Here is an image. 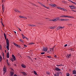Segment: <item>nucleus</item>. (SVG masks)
Wrapping results in <instances>:
<instances>
[{"label": "nucleus", "mask_w": 76, "mask_h": 76, "mask_svg": "<svg viewBox=\"0 0 76 76\" xmlns=\"http://www.w3.org/2000/svg\"><path fill=\"white\" fill-rule=\"evenodd\" d=\"M9 40H8V39H7V41H6L7 44L6 48L7 49V50H8V51L9 50V45H10L9 44Z\"/></svg>", "instance_id": "nucleus-1"}, {"label": "nucleus", "mask_w": 76, "mask_h": 76, "mask_svg": "<svg viewBox=\"0 0 76 76\" xmlns=\"http://www.w3.org/2000/svg\"><path fill=\"white\" fill-rule=\"evenodd\" d=\"M53 51L54 48H50V49L48 51L47 53H48L49 54H51V53H52Z\"/></svg>", "instance_id": "nucleus-2"}, {"label": "nucleus", "mask_w": 76, "mask_h": 76, "mask_svg": "<svg viewBox=\"0 0 76 76\" xmlns=\"http://www.w3.org/2000/svg\"><path fill=\"white\" fill-rule=\"evenodd\" d=\"M43 51H45V52H46L48 51V48L47 47H43L42 49Z\"/></svg>", "instance_id": "nucleus-3"}, {"label": "nucleus", "mask_w": 76, "mask_h": 76, "mask_svg": "<svg viewBox=\"0 0 76 76\" xmlns=\"http://www.w3.org/2000/svg\"><path fill=\"white\" fill-rule=\"evenodd\" d=\"M60 19V17H57V18H56L54 19H53L52 20V21H53V22H56V21H57V20H58Z\"/></svg>", "instance_id": "nucleus-4"}, {"label": "nucleus", "mask_w": 76, "mask_h": 76, "mask_svg": "<svg viewBox=\"0 0 76 76\" xmlns=\"http://www.w3.org/2000/svg\"><path fill=\"white\" fill-rule=\"evenodd\" d=\"M69 7H70L71 9H76V7H74V6L73 5H70L69 6Z\"/></svg>", "instance_id": "nucleus-5"}, {"label": "nucleus", "mask_w": 76, "mask_h": 76, "mask_svg": "<svg viewBox=\"0 0 76 76\" xmlns=\"http://www.w3.org/2000/svg\"><path fill=\"white\" fill-rule=\"evenodd\" d=\"M59 9H60V10H63V11H66V12L67 11V10L66 9H64V8H63L61 7H60Z\"/></svg>", "instance_id": "nucleus-6"}, {"label": "nucleus", "mask_w": 76, "mask_h": 76, "mask_svg": "<svg viewBox=\"0 0 76 76\" xmlns=\"http://www.w3.org/2000/svg\"><path fill=\"white\" fill-rule=\"evenodd\" d=\"M7 69L6 67H4L3 68V71H4V74H5V73L6 72Z\"/></svg>", "instance_id": "nucleus-7"}, {"label": "nucleus", "mask_w": 76, "mask_h": 76, "mask_svg": "<svg viewBox=\"0 0 76 76\" xmlns=\"http://www.w3.org/2000/svg\"><path fill=\"white\" fill-rule=\"evenodd\" d=\"M12 57L13 58V60H14L15 61V60H16V57H15V56L14 55H12Z\"/></svg>", "instance_id": "nucleus-8"}, {"label": "nucleus", "mask_w": 76, "mask_h": 76, "mask_svg": "<svg viewBox=\"0 0 76 76\" xmlns=\"http://www.w3.org/2000/svg\"><path fill=\"white\" fill-rule=\"evenodd\" d=\"M13 44L15 45V46H16L17 47H18V48H20V46L16 44L15 43H14Z\"/></svg>", "instance_id": "nucleus-9"}, {"label": "nucleus", "mask_w": 76, "mask_h": 76, "mask_svg": "<svg viewBox=\"0 0 76 76\" xmlns=\"http://www.w3.org/2000/svg\"><path fill=\"white\" fill-rule=\"evenodd\" d=\"M66 57L68 58H70V57H71V54H68L66 56Z\"/></svg>", "instance_id": "nucleus-10"}, {"label": "nucleus", "mask_w": 76, "mask_h": 76, "mask_svg": "<svg viewBox=\"0 0 76 76\" xmlns=\"http://www.w3.org/2000/svg\"><path fill=\"white\" fill-rule=\"evenodd\" d=\"M56 70V71H60L61 70V69H59L58 67L56 68H55Z\"/></svg>", "instance_id": "nucleus-11"}, {"label": "nucleus", "mask_w": 76, "mask_h": 76, "mask_svg": "<svg viewBox=\"0 0 76 76\" xmlns=\"http://www.w3.org/2000/svg\"><path fill=\"white\" fill-rule=\"evenodd\" d=\"M21 66L23 68H26V66H25L24 64H22Z\"/></svg>", "instance_id": "nucleus-12"}, {"label": "nucleus", "mask_w": 76, "mask_h": 76, "mask_svg": "<svg viewBox=\"0 0 76 76\" xmlns=\"http://www.w3.org/2000/svg\"><path fill=\"white\" fill-rule=\"evenodd\" d=\"M21 73L23 74V75L24 76H26L27 75L25 72H21Z\"/></svg>", "instance_id": "nucleus-13"}, {"label": "nucleus", "mask_w": 76, "mask_h": 76, "mask_svg": "<svg viewBox=\"0 0 76 76\" xmlns=\"http://www.w3.org/2000/svg\"><path fill=\"white\" fill-rule=\"evenodd\" d=\"M15 11L16 12H18V13H21V12L20 11H19L18 10L15 9Z\"/></svg>", "instance_id": "nucleus-14"}, {"label": "nucleus", "mask_w": 76, "mask_h": 76, "mask_svg": "<svg viewBox=\"0 0 76 76\" xmlns=\"http://www.w3.org/2000/svg\"><path fill=\"white\" fill-rule=\"evenodd\" d=\"M11 75L12 76H13V75H14V72L12 71H11L10 72Z\"/></svg>", "instance_id": "nucleus-15"}, {"label": "nucleus", "mask_w": 76, "mask_h": 76, "mask_svg": "<svg viewBox=\"0 0 76 76\" xmlns=\"http://www.w3.org/2000/svg\"><path fill=\"white\" fill-rule=\"evenodd\" d=\"M2 57L1 56H0V63H1V61H2Z\"/></svg>", "instance_id": "nucleus-16"}, {"label": "nucleus", "mask_w": 76, "mask_h": 76, "mask_svg": "<svg viewBox=\"0 0 76 76\" xmlns=\"http://www.w3.org/2000/svg\"><path fill=\"white\" fill-rule=\"evenodd\" d=\"M55 76H59V74H58V73L57 72L54 75Z\"/></svg>", "instance_id": "nucleus-17"}, {"label": "nucleus", "mask_w": 76, "mask_h": 76, "mask_svg": "<svg viewBox=\"0 0 76 76\" xmlns=\"http://www.w3.org/2000/svg\"><path fill=\"white\" fill-rule=\"evenodd\" d=\"M7 58H9L10 57L9 56V53H7Z\"/></svg>", "instance_id": "nucleus-18"}, {"label": "nucleus", "mask_w": 76, "mask_h": 76, "mask_svg": "<svg viewBox=\"0 0 76 76\" xmlns=\"http://www.w3.org/2000/svg\"><path fill=\"white\" fill-rule=\"evenodd\" d=\"M4 35L5 37V39H6V38H7L6 34L5 33H4Z\"/></svg>", "instance_id": "nucleus-19"}, {"label": "nucleus", "mask_w": 76, "mask_h": 76, "mask_svg": "<svg viewBox=\"0 0 76 76\" xmlns=\"http://www.w3.org/2000/svg\"><path fill=\"white\" fill-rule=\"evenodd\" d=\"M57 6V5L56 4H53L52 7H56V6Z\"/></svg>", "instance_id": "nucleus-20"}, {"label": "nucleus", "mask_w": 76, "mask_h": 76, "mask_svg": "<svg viewBox=\"0 0 76 76\" xmlns=\"http://www.w3.org/2000/svg\"><path fill=\"white\" fill-rule=\"evenodd\" d=\"M46 74L47 75H50V72H47Z\"/></svg>", "instance_id": "nucleus-21"}, {"label": "nucleus", "mask_w": 76, "mask_h": 76, "mask_svg": "<svg viewBox=\"0 0 76 76\" xmlns=\"http://www.w3.org/2000/svg\"><path fill=\"white\" fill-rule=\"evenodd\" d=\"M34 74H35L36 75H37V73L35 71H34Z\"/></svg>", "instance_id": "nucleus-22"}, {"label": "nucleus", "mask_w": 76, "mask_h": 76, "mask_svg": "<svg viewBox=\"0 0 76 76\" xmlns=\"http://www.w3.org/2000/svg\"><path fill=\"white\" fill-rule=\"evenodd\" d=\"M60 29V26H59L57 28V30H59Z\"/></svg>", "instance_id": "nucleus-23"}, {"label": "nucleus", "mask_w": 76, "mask_h": 76, "mask_svg": "<svg viewBox=\"0 0 76 76\" xmlns=\"http://www.w3.org/2000/svg\"><path fill=\"white\" fill-rule=\"evenodd\" d=\"M10 60H11V61H12V62H13V61H14V60H13V58H11L10 59Z\"/></svg>", "instance_id": "nucleus-24"}, {"label": "nucleus", "mask_w": 76, "mask_h": 76, "mask_svg": "<svg viewBox=\"0 0 76 76\" xmlns=\"http://www.w3.org/2000/svg\"><path fill=\"white\" fill-rule=\"evenodd\" d=\"M64 17H65V18H69V16H65L64 15Z\"/></svg>", "instance_id": "nucleus-25"}, {"label": "nucleus", "mask_w": 76, "mask_h": 76, "mask_svg": "<svg viewBox=\"0 0 76 76\" xmlns=\"http://www.w3.org/2000/svg\"><path fill=\"white\" fill-rule=\"evenodd\" d=\"M73 74H76V71H74L73 72Z\"/></svg>", "instance_id": "nucleus-26"}, {"label": "nucleus", "mask_w": 76, "mask_h": 76, "mask_svg": "<svg viewBox=\"0 0 76 76\" xmlns=\"http://www.w3.org/2000/svg\"><path fill=\"white\" fill-rule=\"evenodd\" d=\"M29 26H35V25H31V24H29Z\"/></svg>", "instance_id": "nucleus-27"}, {"label": "nucleus", "mask_w": 76, "mask_h": 76, "mask_svg": "<svg viewBox=\"0 0 76 76\" xmlns=\"http://www.w3.org/2000/svg\"><path fill=\"white\" fill-rule=\"evenodd\" d=\"M66 75L67 76H70V74H69V73H66Z\"/></svg>", "instance_id": "nucleus-28"}, {"label": "nucleus", "mask_w": 76, "mask_h": 76, "mask_svg": "<svg viewBox=\"0 0 76 76\" xmlns=\"http://www.w3.org/2000/svg\"><path fill=\"white\" fill-rule=\"evenodd\" d=\"M29 44L30 45H34V43L33 42L32 43L31 42Z\"/></svg>", "instance_id": "nucleus-29"}, {"label": "nucleus", "mask_w": 76, "mask_h": 76, "mask_svg": "<svg viewBox=\"0 0 76 76\" xmlns=\"http://www.w3.org/2000/svg\"><path fill=\"white\" fill-rule=\"evenodd\" d=\"M53 4H49V6H52L53 7Z\"/></svg>", "instance_id": "nucleus-30"}, {"label": "nucleus", "mask_w": 76, "mask_h": 76, "mask_svg": "<svg viewBox=\"0 0 76 76\" xmlns=\"http://www.w3.org/2000/svg\"><path fill=\"white\" fill-rule=\"evenodd\" d=\"M69 18H74V17L69 16Z\"/></svg>", "instance_id": "nucleus-31"}, {"label": "nucleus", "mask_w": 76, "mask_h": 76, "mask_svg": "<svg viewBox=\"0 0 76 76\" xmlns=\"http://www.w3.org/2000/svg\"><path fill=\"white\" fill-rule=\"evenodd\" d=\"M72 3H73V4H75V5H76V3L75 2L73 1L72 2Z\"/></svg>", "instance_id": "nucleus-32"}, {"label": "nucleus", "mask_w": 76, "mask_h": 76, "mask_svg": "<svg viewBox=\"0 0 76 76\" xmlns=\"http://www.w3.org/2000/svg\"><path fill=\"white\" fill-rule=\"evenodd\" d=\"M50 29H54V27H50Z\"/></svg>", "instance_id": "nucleus-33"}, {"label": "nucleus", "mask_w": 76, "mask_h": 76, "mask_svg": "<svg viewBox=\"0 0 76 76\" xmlns=\"http://www.w3.org/2000/svg\"><path fill=\"white\" fill-rule=\"evenodd\" d=\"M20 42H22V43H23V41L22 40V39H20Z\"/></svg>", "instance_id": "nucleus-34"}, {"label": "nucleus", "mask_w": 76, "mask_h": 76, "mask_svg": "<svg viewBox=\"0 0 76 76\" xmlns=\"http://www.w3.org/2000/svg\"><path fill=\"white\" fill-rule=\"evenodd\" d=\"M64 28V26H60V29H63Z\"/></svg>", "instance_id": "nucleus-35"}, {"label": "nucleus", "mask_w": 76, "mask_h": 76, "mask_svg": "<svg viewBox=\"0 0 76 76\" xmlns=\"http://www.w3.org/2000/svg\"><path fill=\"white\" fill-rule=\"evenodd\" d=\"M2 57H4V53L3 52H2Z\"/></svg>", "instance_id": "nucleus-36"}, {"label": "nucleus", "mask_w": 76, "mask_h": 76, "mask_svg": "<svg viewBox=\"0 0 76 76\" xmlns=\"http://www.w3.org/2000/svg\"><path fill=\"white\" fill-rule=\"evenodd\" d=\"M69 50H71V51H74V50L73 49H70Z\"/></svg>", "instance_id": "nucleus-37"}, {"label": "nucleus", "mask_w": 76, "mask_h": 76, "mask_svg": "<svg viewBox=\"0 0 76 76\" xmlns=\"http://www.w3.org/2000/svg\"><path fill=\"white\" fill-rule=\"evenodd\" d=\"M45 54V52H42L41 53V54Z\"/></svg>", "instance_id": "nucleus-38"}, {"label": "nucleus", "mask_w": 76, "mask_h": 76, "mask_svg": "<svg viewBox=\"0 0 76 76\" xmlns=\"http://www.w3.org/2000/svg\"><path fill=\"white\" fill-rule=\"evenodd\" d=\"M24 48H26V47H27V46H26V45H24Z\"/></svg>", "instance_id": "nucleus-39"}, {"label": "nucleus", "mask_w": 76, "mask_h": 76, "mask_svg": "<svg viewBox=\"0 0 76 76\" xmlns=\"http://www.w3.org/2000/svg\"><path fill=\"white\" fill-rule=\"evenodd\" d=\"M68 1H69V2H71V3H72L73 2V1H71V0H68Z\"/></svg>", "instance_id": "nucleus-40"}, {"label": "nucleus", "mask_w": 76, "mask_h": 76, "mask_svg": "<svg viewBox=\"0 0 76 76\" xmlns=\"http://www.w3.org/2000/svg\"><path fill=\"white\" fill-rule=\"evenodd\" d=\"M10 69L12 71H13V69L11 68H10Z\"/></svg>", "instance_id": "nucleus-41"}, {"label": "nucleus", "mask_w": 76, "mask_h": 76, "mask_svg": "<svg viewBox=\"0 0 76 76\" xmlns=\"http://www.w3.org/2000/svg\"><path fill=\"white\" fill-rule=\"evenodd\" d=\"M61 21H64V19H61Z\"/></svg>", "instance_id": "nucleus-42"}, {"label": "nucleus", "mask_w": 76, "mask_h": 76, "mask_svg": "<svg viewBox=\"0 0 76 76\" xmlns=\"http://www.w3.org/2000/svg\"><path fill=\"white\" fill-rule=\"evenodd\" d=\"M23 19H27V18H26V17H23Z\"/></svg>", "instance_id": "nucleus-43"}, {"label": "nucleus", "mask_w": 76, "mask_h": 76, "mask_svg": "<svg viewBox=\"0 0 76 76\" xmlns=\"http://www.w3.org/2000/svg\"><path fill=\"white\" fill-rule=\"evenodd\" d=\"M26 38V37H25V36H23V39H24V38Z\"/></svg>", "instance_id": "nucleus-44"}, {"label": "nucleus", "mask_w": 76, "mask_h": 76, "mask_svg": "<svg viewBox=\"0 0 76 76\" xmlns=\"http://www.w3.org/2000/svg\"><path fill=\"white\" fill-rule=\"evenodd\" d=\"M47 57H48V58H51V57L50 56H47Z\"/></svg>", "instance_id": "nucleus-45"}, {"label": "nucleus", "mask_w": 76, "mask_h": 76, "mask_svg": "<svg viewBox=\"0 0 76 76\" xmlns=\"http://www.w3.org/2000/svg\"><path fill=\"white\" fill-rule=\"evenodd\" d=\"M57 7V8L58 9H60V7Z\"/></svg>", "instance_id": "nucleus-46"}, {"label": "nucleus", "mask_w": 76, "mask_h": 76, "mask_svg": "<svg viewBox=\"0 0 76 76\" xmlns=\"http://www.w3.org/2000/svg\"><path fill=\"white\" fill-rule=\"evenodd\" d=\"M57 7V8L58 9H60V7Z\"/></svg>", "instance_id": "nucleus-47"}, {"label": "nucleus", "mask_w": 76, "mask_h": 76, "mask_svg": "<svg viewBox=\"0 0 76 76\" xmlns=\"http://www.w3.org/2000/svg\"><path fill=\"white\" fill-rule=\"evenodd\" d=\"M45 8H46L47 9H49V8H48V7H47L46 6H45Z\"/></svg>", "instance_id": "nucleus-48"}, {"label": "nucleus", "mask_w": 76, "mask_h": 76, "mask_svg": "<svg viewBox=\"0 0 76 76\" xmlns=\"http://www.w3.org/2000/svg\"><path fill=\"white\" fill-rule=\"evenodd\" d=\"M67 45L66 44V45H64V47H67Z\"/></svg>", "instance_id": "nucleus-49"}, {"label": "nucleus", "mask_w": 76, "mask_h": 76, "mask_svg": "<svg viewBox=\"0 0 76 76\" xmlns=\"http://www.w3.org/2000/svg\"><path fill=\"white\" fill-rule=\"evenodd\" d=\"M18 29L20 31H22V30L19 28H18Z\"/></svg>", "instance_id": "nucleus-50"}, {"label": "nucleus", "mask_w": 76, "mask_h": 76, "mask_svg": "<svg viewBox=\"0 0 76 76\" xmlns=\"http://www.w3.org/2000/svg\"><path fill=\"white\" fill-rule=\"evenodd\" d=\"M56 66H61V65H57Z\"/></svg>", "instance_id": "nucleus-51"}, {"label": "nucleus", "mask_w": 76, "mask_h": 76, "mask_svg": "<svg viewBox=\"0 0 76 76\" xmlns=\"http://www.w3.org/2000/svg\"><path fill=\"white\" fill-rule=\"evenodd\" d=\"M64 15H62V16H60V17H64Z\"/></svg>", "instance_id": "nucleus-52"}, {"label": "nucleus", "mask_w": 76, "mask_h": 76, "mask_svg": "<svg viewBox=\"0 0 76 76\" xmlns=\"http://www.w3.org/2000/svg\"><path fill=\"white\" fill-rule=\"evenodd\" d=\"M39 4L40 5H41V6H42V5L43 4H42L41 3H39Z\"/></svg>", "instance_id": "nucleus-53"}, {"label": "nucleus", "mask_w": 76, "mask_h": 76, "mask_svg": "<svg viewBox=\"0 0 76 76\" xmlns=\"http://www.w3.org/2000/svg\"><path fill=\"white\" fill-rule=\"evenodd\" d=\"M39 4L40 5H41V6H42V5L43 4H42L41 3H39Z\"/></svg>", "instance_id": "nucleus-54"}, {"label": "nucleus", "mask_w": 76, "mask_h": 76, "mask_svg": "<svg viewBox=\"0 0 76 76\" xmlns=\"http://www.w3.org/2000/svg\"><path fill=\"white\" fill-rule=\"evenodd\" d=\"M54 57H57V55H55L54 56Z\"/></svg>", "instance_id": "nucleus-55"}, {"label": "nucleus", "mask_w": 76, "mask_h": 76, "mask_svg": "<svg viewBox=\"0 0 76 76\" xmlns=\"http://www.w3.org/2000/svg\"><path fill=\"white\" fill-rule=\"evenodd\" d=\"M19 17L20 18H22V16H19Z\"/></svg>", "instance_id": "nucleus-56"}, {"label": "nucleus", "mask_w": 76, "mask_h": 76, "mask_svg": "<svg viewBox=\"0 0 76 76\" xmlns=\"http://www.w3.org/2000/svg\"><path fill=\"white\" fill-rule=\"evenodd\" d=\"M69 19H66V21H69Z\"/></svg>", "instance_id": "nucleus-57"}, {"label": "nucleus", "mask_w": 76, "mask_h": 76, "mask_svg": "<svg viewBox=\"0 0 76 76\" xmlns=\"http://www.w3.org/2000/svg\"><path fill=\"white\" fill-rule=\"evenodd\" d=\"M7 64L9 66V65H10V64L7 62Z\"/></svg>", "instance_id": "nucleus-58"}, {"label": "nucleus", "mask_w": 76, "mask_h": 76, "mask_svg": "<svg viewBox=\"0 0 76 76\" xmlns=\"http://www.w3.org/2000/svg\"><path fill=\"white\" fill-rule=\"evenodd\" d=\"M42 6H43V7H45V5H42Z\"/></svg>", "instance_id": "nucleus-59"}, {"label": "nucleus", "mask_w": 76, "mask_h": 76, "mask_svg": "<svg viewBox=\"0 0 76 76\" xmlns=\"http://www.w3.org/2000/svg\"><path fill=\"white\" fill-rule=\"evenodd\" d=\"M32 5H34V6H36V5L34 4H32Z\"/></svg>", "instance_id": "nucleus-60"}, {"label": "nucleus", "mask_w": 76, "mask_h": 76, "mask_svg": "<svg viewBox=\"0 0 76 76\" xmlns=\"http://www.w3.org/2000/svg\"><path fill=\"white\" fill-rule=\"evenodd\" d=\"M72 10V11H73V12H76L74 10Z\"/></svg>", "instance_id": "nucleus-61"}, {"label": "nucleus", "mask_w": 76, "mask_h": 76, "mask_svg": "<svg viewBox=\"0 0 76 76\" xmlns=\"http://www.w3.org/2000/svg\"><path fill=\"white\" fill-rule=\"evenodd\" d=\"M2 9H3V10H4V7H3V6H2Z\"/></svg>", "instance_id": "nucleus-62"}, {"label": "nucleus", "mask_w": 76, "mask_h": 76, "mask_svg": "<svg viewBox=\"0 0 76 76\" xmlns=\"http://www.w3.org/2000/svg\"><path fill=\"white\" fill-rule=\"evenodd\" d=\"M64 21H66V19H64Z\"/></svg>", "instance_id": "nucleus-63"}, {"label": "nucleus", "mask_w": 76, "mask_h": 76, "mask_svg": "<svg viewBox=\"0 0 76 76\" xmlns=\"http://www.w3.org/2000/svg\"><path fill=\"white\" fill-rule=\"evenodd\" d=\"M22 37H24V35H23V34H22Z\"/></svg>", "instance_id": "nucleus-64"}]
</instances>
